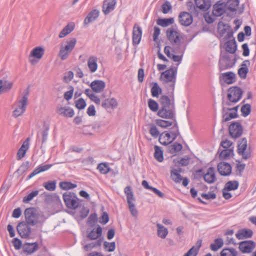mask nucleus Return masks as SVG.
Segmentation results:
<instances>
[{
	"mask_svg": "<svg viewBox=\"0 0 256 256\" xmlns=\"http://www.w3.org/2000/svg\"><path fill=\"white\" fill-rule=\"evenodd\" d=\"M242 90L236 86H232L228 90L227 97L232 102L236 103L242 98Z\"/></svg>",
	"mask_w": 256,
	"mask_h": 256,
	"instance_id": "6",
	"label": "nucleus"
},
{
	"mask_svg": "<svg viewBox=\"0 0 256 256\" xmlns=\"http://www.w3.org/2000/svg\"><path fill=\"white\" fill-rule=\"evenodd\" d=\"M74 28V23L68 24L66 26L59 34V38H62L67 36L68 34L70 33Z\"/></svg>",
	"mask_w": 256,
	"mask_h": 256,
	"instance_id": "38",
	"label": "nucleus"
},
{
	"mask_svg": "<svg viewBox=\"0 0 256 256\" xmlns=\"http://www.w3.org/2000/svg\"><path fill=\"white\" fill-rule=\"evenodd\" d=\"M99 15V12L98 10H94L91 11L86 17L84 22L85 24H88L90 22L94 21Z\"/></svg>",
	"mask_w": 256,
	"mask_h": 256,
	"instance_id": "40",
	"label": "nucleus"
},
{
	"mask_svg": "<svg viewBox=\"0 0 256 256\" xmlns=\"http://www.w3.org/2000/svg\"><path fill=\"white\" fill-rule=\"evenodd\" d=\"M239 4L238 0H228L226 6L231 11H234L236 10Z\"/></svg>",
	"mask_w": 256,
	"mask_h": 256,
	"instance_id": "49",
	"label": "nucleus"
},
{
	"mask_svg": "<svg viewBox=\"0 0 256 256\" xmlns=\"http://www.w3.org/2000/svg\"><path fill=\"white\" fill-rule=\"evenodd\" d=\"M17 230L22 238H27L31 234L30 228L25 222H21L18 225Z\"/></svg>",
	"mask_w": 256,
	"mask_h": 256,
	"instance_id": "11",
	"label": "nucleus"
},
{
	"mask_svg": "<svg viewBox=\"0 0 256 256\" xmlns=\"http://www.w3.org/2000/svg\"><path fill=\"white\" fill-rule=\"evenodd\" d=\"M252 232L249 229H242L239 230L236 234V236L238 240L248 238L252 236Z\"/></svg>",
	"mask_w": 256,
	"mask_h": 256,
	"instance_id": "33",
	"label": "nucleus"
},
{
	"mask_svg": "<svg viewBox=\"0 0 256 256\" xmlns=\"http://www.w3.org/2000/svg\"><path fill=\"white\" fill-rule=\"evenodd\" d=\"M98 58L97 57L92 56L89 57L88 60V66L90 71L94 73L96 72L98 69Z\"/></svg>",
	"mask_w": 256,
	"mask_h": 256,
	"instance_id": "28",
	"label": "nucleus"
},
{
	"mask_svg": "<svg viewBox=\"0 0 256 256\" xmlns=\"http://www.w3.org/2000/svg\"><path fill=\"white\" fill-rule=\"evenodd\" d=\"M174 22V19L172 18H159L156 23L158 25L162 27H166Z\"/></svg>",
	"mask_w": 256,
	"mask_h": 256,
	"instance_id": "43",
	"label": "nucleus"
},
{
	"mask_svg": "<svg viewBox=\"0 0 256 256\" xmlns=\"http://www.w3.org/2000/svg\"><path fill=\"white\" fill-rule=\"evenodd\" d=\"M13 84L6 78L0 80V94L10 90Z\"/></svg>",
	"mask_w": 256,
	"mask_h": 256,
	"instance_id": "29",
	"label": "nucleus"
},
{
	"mask_svg": "<svg viewBox=\"0 0 256 256\" xmlns=\"http://www.w3.org/2000/svg\"><path fill=\"white\" fill-rule=\"evenodd\" d=\"M75 104L76 107L78 110L84 109L86 105L85 100L82 98H80L76 101Z\"/></svg>",
	"mask_w": 256,
	"mask_h": 256,
	"instance_id": "64",
	"label": "nucleus"
},
{
	"mask_svg": "<svg viewBox=\"0 0 256 256\" xmlns=\"http://www.w3.org/2000/svg\"><path fill=\"white\" fill-rule=\"evenodd\" d=\"M124 192L126 196L127 202L129 200H134V198L130 186H126Z\"/></svg>",
	"mask_w": 256,
	"mask_h": 256,
	"instance_id": "55",
	"label": "nucleus"
},
{
	"mask_svg": "<svg viewBox=\"0 0 256 256\" xmlns=\"http://www.w3.org/2000/svg\"><path fill=\"white\" fill-rule=\"evenodd\" d=\"M52 164H46V165H40L37 167L29 175L28 178H31L34 176L46 170H49L52 166Z\"/></svg>",
	"mask_w": 256,
	"mask_h": 256,
	"instance_id": "34",
	"label": "nucleus"
},
{
	"mask_svg": "<svg viewBox=\"0 0 256 256\" xmlns=\"http://www.w3.org/2000/svg\"><path fill=\"white\" fill-rule=\"evenodd\" d=\"M105 86V82L100 80H95L92 82L90 84V87L92 90L97 93L102 92Z\"/></svg>",
	"mask_w": 256,
	"mask_h": 256,
	"instance_id": "26",
	"label": "nucleus"
},
{
	"mask_svg": "<svg viewBox=\"0 0 256 256\" xmlns=\"http://www.w3.org/2000/svg\"><path fill=\"white\" fill-rule=\"evenodd\" d=\"M220 256H237V252L234 248H224L220 252Z\"/></svg>",
	"mask_w": 256,
	"mask_h": 256,
	"instance_id": "52",
	"label": "nucleus"
},
{
	"mask_svg": "<svg viewBox=\"0 0 256 256\" xmlns=\"http://www.w3.org/2000/svg\"><path fill=\"white\" fill-rule=\"evenodd\" d=\"M182 148L181 144L176 142L170 146L169 150L171 154H174L180 151Z\"/></svg>",
	"mask_w": 256,
	"mask_h": 256,
	"instance_id": "56",
	"label": "nucleus"
},
{
	"mask_svg": "<svg viewBox=\"0 0 256 256\" xmlns=\"http://www.w3.org/2000/svg\"><path fill=\"white\" fill-rule=\"evenodd\" d=\"M116 4V0H104L102 6V12L105 14H108L114 10Z\"/></svg>",
	"mask_w": 256,
	"mask_h": 256,
	"instance_id": "23",
	"label": "nucleus"
},
{
	"mask_svg": "<svg viewBox=\"0 0 256 256\" xmlns=\"http://www.w3.org/2000/svg\"><path fill=\"white\" fill-rule=\"evenodd\" d=\"M43 186L48 190L54 191L56 188V182L54 181H49L44 182Z\"/></svg>",
	"mask_w": 256,
	"mask_h": 256,
	"instance_id": "57",
	"label": "nucleus"
},
{
	"mask_svg": "<svg viewBox=\"0 0 256 256\" xmlns=\"http://www.w3.org/2000/svg\"><path fill=\"white\" fill-rule=\"evenodd\" d=\"M24 214L26 222L31 225H35L37 220L35 219V214L32 208H26L24 211Z\"/></svg>",
	"mask_w": 256,
	"mask_h": 256,
	"instance_id": "20",
	"label": "nucleus"
},
{
	"mask_svg": "<svg viewBox=\"0 0 256 256\" xmlns=\"http://www.w3.org/2000/svg\"><path fill=\"white\" fill-rule=\"evenodd\" d=\"M238 186L239 184L238 181H229L226 183L224 188L229 190H234L238 188Z\"/></svg>",
	"mask_w": 256,
	"mask_h": 256,
	"instance_id": "53",
	"label": "nucleus"
},
{
	"mask_svg": "<svg viewBox=\"0 0 256 256\" xmlns=\"http://www.w3.org/2000/svg\"><path fill=\"white\" fill-rule=\"evenodd\" d=\"M229 132L230 136L234 138H237L242 133V128L238 122H234L229 126Z\"/></svg>",
	"mask_w": 256,
	"mask_h": 256,
	"instance_id": "13",
	"label": "nucleus"
},
{
	"mask_svg": "<svg viewBox=\"0 0 256 256\" xmlns=\"http://www.w3.org/2000/svg\"><path fill=\"white\" fill-rule=\"evenodd\" d=\"M142 186L147 190H150L152 191L156 194L160 198H163L164 196V194L160 191L158 190L155 188H153L149 186L147 181L144 180L142 182Z\"/></svg>",
	"mask_w": 256,
	"mask_h": 256,
	"instance_id": "42",
	"label": "nucleus"
},
{
	"mask_svg": "<svg viewBox=\"0 0 256 256\" xmlns=\"http://www.w3.org/2000/svg\"><path fill=\"white\" fill-rule=\"evenodd\" d=\"M100 172L103 174H107L110 170V168L108 165L105 162L100 164L97 168Z\"/></svg>",
	"mask_w": 256,
	"mask_h": 256,
	"instance_id": "50",
	"label": "nucleus"
},
{
	"mask_svg": "<svg viewBox=\"0 0 256 256\" xmlns=\"http://www.w3.org/2000/svg\"><path fill=\"white\" fill-rule=\"evenodd\" d=\"M224 244L223 240L222 238H216L214 243L210 244V248L213 251H216Z\"/></svg>",
	"mask_w": 256,
	"mask_h": 256,
	"instance_id": "47",
	"label": "nucleus"
},
{
	"mask_svg": "<svg viewBox=\"0 0 256 256\" xmlns=\"http://www.w3.org/2000/svg\"><path fill=\"white\" fill-rule=\"evenodd\" d=\"M158 116L164 119L174 118V114L172 110L168 107H162L158 111Z\"/></svg>",
	"mask_w": 256,
	"mask_h": 256,
	"instance_id": "14",
	"label": "nucleus"
},
{
	"mask_svg": "<svg viewBox=\"0 0 256 256\" xmlns=\"http://www.w3.org/2000/svg\"><path fill=\"white\" fill-rule=\"evenodd\" d=\"M77 42L76 39L70 38L62 44L58 56L62 60H66L74 48Z\"/></svg>",
	"mask_w": 256,
	"mask_h": 256,
	"instance_id": "3",
	"label": "nucleus"
},
{
	"mask_svg": "<svg viewBox=\"0 0 256 256\" xmlns=\"http://www.w3.org/2000/svg\"><path fill=\"white\" fill-rule=\"evenodd\" d=\"M62 198L68 208L75 210L79 206V200L74 194L64 193L63 194Z\"/></svg>",
	"mask_w": 256,
	"mask_h": 256,
	"instance_id": "5",
	"label": "nucleus"
},
{
	"mask_svg": "<svg viewBox=\"0 0 256 256\" xmlns=\"http://www.w3.org/2000/svg\"><path fill=\"white\" fill-rule=\"evenodd\" d=\"M28 92H26L19 96L13 106L12 116L17 118L22 116L26 112L28 103Z\"/></svg>",
	"mask_w": 256,
	"mask_h": 256,
	"instance_id": "1",
	"label": "nucleus"
},
{
	"mask_svg": "<svg viewBox=\"0 0 256 256\" xmlns=\"http://www.w3.org/2000/svg\"><path fill=\"white\" fill-rule=\"evenodd\" d=\"M230 28L229 26L224 24L222 22H220L218 26V33L222 36H224L226 33H228Z\"/></svg>",
	"mask_w": 256,
	"mask_h": 256,
	"instance_id": "44",
	"label": "nucleus"
},
{
	"mask_svg": "<svg viewBox=\"0 0 256 256\" xmlns=\"http://www.w3.org/2000/svg\"><path fill=\"white\" fill-rule=\"evenodd\" d=\"M204 178L208 183H213L216 179L214 168L212 167L209 168L206 172L204 174Z\"/></svg>",
	"mask_w": 256,
	"mask_h": 256,
	"instance_id": "27",
	"label": "nucleus"
},
{
	"mask_svg": "<svg viewBox=\"0 0 256 256\" xmlns=\"http://www.w3.org/2000/svg\"><path fill=\"white\" fill-rule=\"evenodd\" d=\"M150 92L153 97L158 98L162 92V90L157 82H152Z\"/></svg>",
	"mask_w": 256,
	"mask_h": 256,
	"instance_id": "37",
	"label": "nucleus"
},
{
	"mask_svg": "<svg viewBox=\"0 0 256 256\" xmlns=\"http://www.w3.org/2000/svg\"><path fill=\"white\" fill-rule=\"evenodd\" d=\"M180 22L183 26H188L192 22L191 14L186 12H182L179 16Z\"/></svg>",
	"mask_w": 256,
	"mask_h": 256,
	"instance_id": "19",
	"label": "nucleus"
},
{
	"mask_svg": "<svg viewBox=\"0 0 256 256\" xmlns=\"http://www.w3.org/2000/svg\"><path fill=\"white\" fill-rule=\"evenodd\" d=\"M57 112L66 117L72 118L74 114V110L70 108L60 107L57 109Z\"/></svg>",
	"mask_w": 256,
	"mask_h": 256,
	"instance_id": "31",
	"label": "nucleus"
},
{
	"mask_svg": "<svg viewBox=\"0 0 256 256\" xmlns=\"http://www.w3.org/2000/svg\"><path fill=\"white\" fill-rule=\"evenodd\" d=\"M166 36L168 40L174 44L180 42L182 36L176 28H170L166 31Z\"/></svg>",
	"mask_w": 256,
	"mask_h": 256,
	"instance_id": "7",
	"label": "nucleus"
},
{
	"mask_svg": "<svg viewBox=\"0 0 256 256\" xmlns=\"http://www.w3.org/2000/svg\"><path fill=\"white\" fill-rule=\"evenodd\" d=\"M255 246V243L252 241H244L240 243L239 249L242 253H249L254 249Z\"/></svg>",
	"mask_w": 256,
	"mask_h": 256,
	"instance_id": "17",
	"label": "nucleus"
},
{
	"mask_svg": "<svg viewBox=\"0 0 256 256\" xmlns=\"http://www.w3.org/2000/svg\"><path fill=\"white\" fill-rule=\"evenodd\" d=\"M221 78L225 83L228 84H232L236 80V74L231 72L222 74Z\"/></svg>",
	"mask_w": 256,
	"mask_h": 256,
	"instance_id": "25",
	"label": "nucleus"
},
{
	"mask_svg": "<svg viewBox=\"0 0 256 256\" xmlns=\"http://www.w3.org/2000/svg\"><path fill=\"white\" fill-rule=\"evenodd\" d=\"M102 234V229L98 226L96 230H92L88 234V237L90 240H96L100 238Z\"/></svg>",
	"mask_w": 256,
	"mask_h": 256,
	"instance_id": "39",
	"label": "nucleus"
},
{
	"mask_svg": "<svg viewBox=\"0 0 256 256\" xmlns=\"http://www.w3.org/2000/svg\"><path fill=\"white\" fill-rule=\"evenodd\" d=\"M134 200H129L128 201V208L131 214L135 217H136L138 214L137 210L136 208L135 204H134Z\"/></svg>",
	"mask_w": 256,
	"mask_h": 256,
	"instance_id": "54",
	"label": "nucleus"
},
{
	"mask_svg": "<svg viewBox=\"0 0 256 256\" xmlns=\"http://www.w3.org/2000/svg\"><path fill=\"white\" fill-rule=\"evenodd\" d=\"M218 170L220 174L224 176H229L232 172L230 164L226 162H220L218 164Z\"/></svg>",
	"mask_w": 256,
	"mask_h": 256,
	"instance_id": "15",
	"label": "nucleus"
},
{
	"mask_svg": "<svg viewBox=\"0 0 256 256\" xmlns=\"http://www.w3.org/2000/svg\"><path fill=\"white\" fill-rule=\"evenodd\" d=\"M176 138V134L174 132H164L159 136V142L163 145H168L172 142Z\"/></svg>",
	"mask_w": 256,
	"mask_h": 256,
	"instance_id": "10",
	"label": "nucleus"
},
{
	"mask_svg": "<svg viewBox=\"0 0 256 256\" xmlns=\"http://www.w3.org/2000/svg\"><path fill=\"white\" fill-rule=\"evenodd\" d=\"M226 50L230 53L234 54L236 50V45L234 41L230 40L226 43Z\"/></svg>",
	"mask_w": 256,
	"mask_h": 256,
	"instance_id": "46",
	"label": "nucleus"
},
{
	"mask_svg": "<svg viewBox=\"0 0 256 256\" xmlns=\"http://www.w3.org/2000/svg\"><path fill=\"white\" fill-rule=\"evenodd\" d=\"M194 2L196 8L203 12L208 10L212 5L210 0H195Z\"/></svg>",
	"mask_w": 256,
	"mask_h": 256,
	"instance_id": "18",
	"label": "nucleus"
},
{
	"mask_svg": "<svg viewBox=\"0 0 256 256\" xmlns=\"http://www.w3.org/2000/svg\"><path fill=\"white\" fill-rule=\"evenodd\" d=\"M157 227L158 236L162 238H164L168 234V230L167 228L160 224H157Z\"/></svg>",
	"mask_w": 256,
	"mask_h": 256,
	"instance_id": "45",
	"label": "nucleus"
},
{
	"mask_svg": "<svg viewBox=\"0 0 256 256\" xmlns=\"http://www.w3.org/2000/svg\"><path fill=\"white\" fill-rule=\"evenodd\" d=\"M238 106L234 108L228 109V112H226L223 115V119L224 122H228L232 118H236L238 116L237 110Z\"/></svg>",
	"mask_w": 256,
	"mask_h": 256,
	"instance_id": "32",
	"label": "nucleus"
},
{
	"mask_svg": "<svg viewBox=\"0 0 256 256\" xmlns=\"http://www.w3.org/2000/svg\"><path fill=\"white\" fill-rule=\"evenodd\" d=\"M149 132L150 135L154 138H156L159 135V131L154 124H150V126Z\"/></svg>",
	"mask_w": 256,
	"mask_h": 256,
	"instance_id": "58",
	"label": "nucleus"
},
{
	"mask_svg": "<svg viewBox=\"0 0 256 256\" xmlns=\"http://www.w3.org/2000/svg\"><path fill=\"white\" fill-rule=\"evenodd\" d=\"M167 120H168L157 119L155 120V122L158 126L162 128H166L168 127L172 126L178 130L177 124L174 118Z\"/></svg>",
	"mask_w": 256,
	"mask_h": 256,
	"instance_id": "12",
	"label": "nucleus"
},
{
	"mask_svg": "<svg viewBox=\"0 0 256 256\" xmlns=\"http://www.w3.org/2000/svg\"><path fill=\"white\" fill-rule=\"evenodd\" d=\"M234 150L224 149L220 154L219 157L221 160H227L232 157L234 156Z\"/></svg>",
	"mask_w": 256,
	"mask_h": 256,
	"instance_id": "41",
	"label": "nucleus"
},
{
	"mask_svg": "<svg viewBox=\"0 0 256 256\" xmlns=\"http://www.w3.org/2000/svg\"><path fill=\"white\" fill-rule=\"evenodd\" d=\"M170 176L172 180L176 183H180L182 181V185L184 186H187L188 184V180L186 178H182L180 174V170L176 169L172 170Z\"/></svg>",
	"mask_w": 256,
	"mask_h": 256,
	"instance_id": "16",
	"label": "nucleus"
},
{
	"mask_svg": "<svg viewBox=\"0 0 256 256\" xmlns=\"http://www.w3.org/2000/svg\"><path fill=\"white\" fill-rule=\"evenodd\" d=\"M178 68L176 67L170 68L169 69L161 73L160 80L164 84H170L172 90H174L176 81Z\"/></svg>",
	"mask_w": 256,
	"mask_h": 256,
	"instance_id": "2",
	"label": "nucleus"
},
{
	"mask_svg": "<svg viewBox=\"0 0 256 256\" xmlns=\"http://www.w3.org/2000/svg\"><path fill=\"white\" fill-rule=\"evenodd\" d=\"M45 50L44 47L38 46L33 48L28 56V60L32 64H36L43 57Z\"/></svg>",
	"mask_w": 256,
	"mask_h": 256,
	"instance_id": "4",
	"label": "nucleus"
},
{
	"mask_svg": "<svg viewBox=\"0 0 256 256\" xmlns=\"http://www.w3.org/2000/svg\"><path fill=\"white\" fill-rule=\"evenodd\" d=\"M172 48L170 46H166L164 48V54L170 58H172L174 62H180L182 57L180 56H176L170 53Z\"/></svg>",
	"mask_w": 256,
	"mask_h": 256,
	"instance_id": "35",
	"label": "nucleus"
},
{
	"mask_svg": "<svg viewBox=\"0 0 256 256\" xmlns=\"http://www.w3.org/2000/svg\"><path fill=\"white\" fill-rule=\"evenodd\" d=\"M154 156L155 158L160 162H162L164 160L163 152L161 148L158 146H154Z\"/></svg>",
	"mask_w": 256,
	"mask_h": 256,
	"instance_id": "48",
	"label": "nucleus"
},
{
	"mask_svg": "<svg viewBox=\"0 0 256 256\" xmlns=\"http://www.w3.org/2000/svg\"><path fill=\"white\" fill-rule=\"evenodd\" d=\"M240 110H241L242 115L244 116H246L250 112L251 106H250V104H244L241 108Z\"/></svg>",
	"mask_w": 256,
	"mask_h": 256,
	"instance_id": "61",
	"label": "nucleus"
},
{
	"mask_svg": "<svg viewBox=\"0 0 256 256\" xmlns=\"http://www.w3.org/2000/svg\"><path fill=\"white\" fill-rule=\"evenodd\" d=\"M160 102L162 107H168L170 104V100L168 96H162L160 99Z\"/></svg>",
	"mask_w": 256,
	"mask_h": 256,
	"instance_id": "63",
	"label": "nucleus"
},
{
	"mask_svg": "<svg viewBox=\"0 0 256 256\" xmlns=\"http://www.w3.org/2000/svg\"><path fill=\"white\" fill-rule=\"evenodd\" d=\"M142 28L138 24H135L132 28V40L134 46L138 45L142 40Z\"/></svg>",
	"mask_w": 256,
	"mask_h": 256,
	"instance_id": "9",
	"label": "nucleus"
},
{
	"mask_svg": "<svg viewBox=\"0 0 256 256\" xmlns=\"http://www.w3.org/2000/svg\"><path fill=\"white\" fill-rule=\"evenodd\" d=\"M102 106L105 108H114L118 106L116 99L114 98H108L102 103Z\"/></svg>",
	"mask_w": 256,
	"mask_h": 256,
	"instance_id": "36",
	"label": "nucleus"
},
{
	"mask_svg": "<svg viewBox=\"0 0 256 256\" xmlns=\"http://www.w3.org/2000/svg\"><path fill=\"white\" fill-rule=\"evenodd\" d=\"M38 248L36 242L26 243L22 246L23 252L26 254H30L38 250Z\"/></svg>",
	"mask_w": 256,
	"mask_h": 256,
	"instance_id": "21",
	"label": "nucleus"
},
{
	"mask_svg": "<svg viewBox=\"0 0 256 256\" xmlns=\"http://www.w3.org/2000/svg\"><path fill=\"white\" fill-rule=\"evenodd\" d=\"M250 62L248 60H244L241 64V67L238 70V74L242 78H245L248 72V67Z\"/></svg>",
	"mask_w": 256,
	"mask_h": 256,
	"instance_id": "24",
	"label": "nucleus"
},
{
	"mask_svg": "<svg viewBox=\"0 0 256 256\" xmlns=\"http://www.w3.org/2000/svg\"><path fill=\"white\" fill-rule=\"evenodd\" d=\"M202 244V240H198L196 245L193 246L184 256H196Z\"/></svg>",
	"mask_w": 256,
	"mask_h": 256,
	"instance_id": "30",
	"label": "nucleus"
},
{
	"mask_svg": "<svg viewBox=\"0 0 256 256\" xmlns=\"http://www.w3.org/2000/svg\"><path fill=\"white\" fill-rule=\"evenodd\" d=\"M38 190H34L30 192V194H28L27 196H24L23 198V202L25 203H28L31 200H32L34 198L37 196L38 194Z\"/></svg>",
	"mask_w": 256,
	"mask_h": 256,
	"instance_id": "59",
	"label": "nucleus"
},
{
	"mask_svg": "<svg viewBox=\"0 0 256 256\" xmlns=\"http://www.w3.org/2000/svg\"><path fill=\"white\" fill-rule=\"evenodd\" d=\"M148 106L152 112H156L158 110V105L154 100L150 99L148 101Z\"/></svg>",
	"mask_w": 256,
	"mask_h": 256,
	"instance_id": "60",
	"label": "nucleus"
},
{
	"mask_svg": "<svg viewBox=\"0 0 256 256\" xmlns=\"http://www.w3.org/2000/svg\"><path fill=\"white\" fill-rule=\"evenodd\" d=\"M30 146L29 144V140L27 138L22 144L20 148L16 154V159L18 160H21L22 158H24Z\"/></svg>",
	"mask_w": 256,
	"mask_h": 256,
	"instance_id": "22",
	"label": "nucleus"
},
{
	"mask_svg": "<svg viewBox=\"0 0 256 256\" xmlns=\"http://www.w3.org/2000/svg\"><path fill=\"white\" fill-rule=\"evenodd\" d=\"M60 186L64 190H69L76 188L77 185L70 182H62L60 183Z\"/></svg>",
	"mask_w": 256,
	"mask_h": 256,
	"instance_id": "51",
	"label": "nucleus"
},
{
	"mask_svg": "<svg viewBox=\"0 0 256 256\" xmlns=\"http://www.w3.org/2000/svg\"><path fill=\"white\" fill-rule=\"evenodd\" d=\"M238 153L242 155L244 158L247 159L250 156V152L247 146V140L246 138H242L239 141L238 144Z\"/></svg>",
	"mask_w": 256,
	"mask_h": 256,
	"instance_id": "8",
	"label": "nucleus"
},
{
	"mask_svg": "<svg viewBox=\"0 0 256 256\" xmlns=\"http://www.w3.org/2000/svg\"><path fill=\"white\" fill-rule=\"evenodd\" d=\"M224 12V10L221 4H215L214 6L213 13L215 16H220Z\"/></svg>",
	"mask_w": 256,
	"mask_h": 256,
	"instance_id": "62",
	"label": "nucleus"
}]
</instances>
